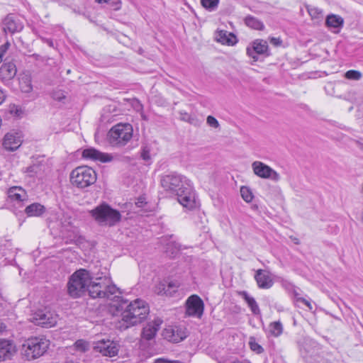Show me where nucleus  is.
<instances>
[{"label":"nucleus","instance_id":"1","mask_svg":"<svg viewBox=\"0 0 363 363\" xmlns=\"http://www.w3.org/2000/svg\"><path fill=\"white\" fill-rule=\"evenodd\" d=\"M160 184L164 190L177 196L178 202L191 210L196 207V194L189 179L177 172L161 177Z\"/></svg>","mask_w":363,"mask_h":363},{"label":"nucleus","instance_id":"2","mask_svg":"<svg viewBox=\"0 0 363 363\" xmlns=\"http://www.w3.org/2000/svg\"><path fill=\"white\" fill-rule=\"evenodd\" d=\"M118 299L114 306L117 311L121 312V327L124 329L142 323L149 314V306L143 300L135 299L128 302L122 297Z\"/></svg>","mask_w":363,"mask_h":363},{"label":"nucleus","instance_id":"3","mask_svg":"<svg viewBox=\"0 0 363 363\" xmlns=\"http://www.w3.org/2000/svg\"><path fill=\"white\" fill-rule=\"evenodd\" d=\"M87 292L92 298H119L117 294H121L119 289L111 284L110 278L107 277H93L91 275V281L89 282Z\"/></svg>","mask_w":363,"mask_h":363},{"label":"nucleus","instance_id":"4","mask_svg":"<svg viewBox=\"0 0 363 363\" xmlns=\"http://www.w3.org/2000/svg\"><path fill=\"white\" fill-rule=\"evenodd\" d=\"M50 345V341L44 336L31 337L21 345V354L27 360L37 359L43 355Z\"/></svg>","mask_w":363,"mask_h":363},{"label":"nucleus","instance_id":"5","mask_svg":"<svg viewBox=\"0 0 363 363\" xmlns=\"http://www.w3.org/2000/svg\"><path fill=\"white\" fill-rule=\"evenodd\" d=\"M91 281V273L85 269H80L73 273L67 283V291L72 298L82 296L87 291L89 282Z\"/></svg>","mask_w":363,"mask_h":363},{"label":"nucleus","instance_id":"6","mask_svg":"<svg viewBox=\"0 0 363 363\" xmlns=\"http://www.w3.org/2000/svg\"><path fill=\"white\" fill-rule=\"evenodd\" d=\"M91 216L101 225L113 226L120 221L121 215L117 210L106 203H103L91 211Z\"/></svg>","mask_w":363,"mask_h":363},{"label":"nucleus","instance_id":"7","mask_svg":"<svg viewBox=\"0 0 363 363\" xmlns=\"http://www.w3.org/2000/svg\"><path fill=\"white\" fill-rule=\"evenodd\" d=\"M133 129L130 123H118L108 132L110 143L113 146L123 147L133 137Z\"/></svg>","mask_w":363,"mask_h":363},{"label":"nucleus","instance_id":"8","mask_svg":"<svg viewBox=\"0 0 363 363\" xmlns=\"http://www.w3.org/2000/svg\"><path fill=\"white\" fill-rule=\"evenodd\" d=\"M70 181L74 186L78 188H86L95 183L96 174L91 167H78L71 172Z\"/></svg>","mask_w":363,"mask_h":363},{"label":"nucleus","instance_id":"9","mask_svg":"<svg viewBox=\"0 0 363 363\" xmlns=\"http://www.w3.org/2000/svg\"><path fill=\"white\" fill-rule=\"evenodd\" d=\"M30 321L36 325L51 328L56 325L57 315L47 308L39 309L31 315Z\"/></svg>","mask_w":363,"mask_h":363},{"label":"nucleus","instance_id":"10","mask_svg":"<svg viewBox=\"0 0 363 363\" xmlns=\"http://www.w3.org/2000/svg\"><path fill=\"white\" fill-rule=\"evenodd\" d=\"M252 168L254 174L262 179H271L275 182L280 180L279 174L262 162H253L252 164Z\"/></svg>","mask_w":363,"mask_h":363},{"label":"nucleus","instance_id":"11","mask_svg":"<svg viewBox=\"0 0 363 363\" xmlns=\"http://www.w3.org/2000/svg\"><path fill=\"white\" fill-rule=\"evenodd\" d=\"M118 345L116 342L109 339H103L94 342V350L103 356L112 357L118 354Z\"/></svg>","mask_w":363,"mask_h":363},{"label":"nucleus","instance_id":"12","mask_svg":"<svg viewBox=\"0 0 363 363\" xmlns=\"http://www.w3.org/2000/svg\"><path fill=\"white\" fill-rule=\"evenodd\" d=\"M186 313L189 316L201 318L203 313L204 303L202 299L197 295H191L186 302Z\"/></svg>","mask_w":363,"mask_h":363},{"label":"nucleus","instance_id":"13","mask_svg":"<svg viewBox=\"0 0 363 363\" xmlns=\"http://www.w3.org/2000/svg\"><path fill=\"white\" fill-rule=\"evenodd\" d=\"M247 54L252 57L255 62L258 60L257 55H269V46L267 41L261 39H257L252 43V47L247 48Z\"/></svg>","mask_w":363,"mask_h":363},{"label":"nucleus","instance_id":"14","mask_svg":"<svg viewBox=\"0 0 363 363\" xmlns=\"http://www.w3.org/2000/svg\"><path fill=\"white\" fill-rule=\"evenodd\" d=\"M22 144L21 134L16 132L7 133L3 139L4 148L9 152H13L18 149Z\"/></svg>","mask_w":363,"mask_h":363},{"label":"nucleus","instance_id":"15","mask_svg":"<svg viewBox=\"0 0 363 363\" xmlns=\"http://www.w3.org/2000/svg\"><path fill=\"white\" fill-rule=\"evenodd\" d=\"M164 339L172 342H179L183 340L186 337V333L177 326H168L163 331Z\"/></svg>","mask_w":363,"mask_h":363},{"label":"nucleus","instance_id":"16","mask_svg":"<svg viewBox=\"0 0 363 363\" xmlns=\"http://www.w3.org/2000/svg\"><path fill=\"white\" fill-rule=\"evenodd\" d=\"M82 157L84 159H89L93 161H100L101 162H111L113 157L111 155L103 153L94 148H87L83 150Z\"/></svg>","mask_w":363,"mask_h":363},{"label":"nucleus","instance_id":"17","mask_svg":"<svg viewBox=\"0 0 363 363\" xmlns=\"http://www.w3.org/2000/svg\"><path fill=\"white\" fill-rule=\"evenodd\" d=\"M255 279L258 287L260 289H268L274 284V281L271 277L270 272L263 269H257L256 271Z\"/></svg>","mask_w":363,"mask_h":363},{"label":"nucleus","instance_id":"18","mask_svg":"<svg viewBox=\"0 0 363 363\" xmlns=\"http://www.w3.org/2000/svg\"><path fill=\"white\" fill-rule=\"evenodd\" d=\"M162 322V321L161 320L157 319L148 323L143 329L141 334L142 338L146 340L153 339L159 330Z\"/></svg>","mask_w":363,"mask_h":363},{"label":"nucleus","instance_id":"19","mask_svg":"<svg viewBox=\"0 0 363 363\" xmlns=\"http://www.w3.org/2000/svg\"><path fill=\"white\" fill-rule=\"evenodd\" d=\"M16 73V66L13 62H5L0 67V77L2 80H10Z\"/></svg>","mask_w":363,"mask_h":363},{"label":"nucleus","instance_id":"20","mask_svg":"<svg viewBox=\"0 0 363 363\" xmlns=\"http://www.w3.org/2000/svg\"><path fill=\"white\" fill-rule=\"evenodd\" d=\"M15 352V346L9 340H0V361L9 359Z\"/></svg>","mask_w":363,"mask_h":363},{"label":"nucleus","instance_id":"21","mask_svg":"<svg viewBox=\"0 0 363 363\" xmlns=\"http://www.w3.org/2000/svg\"><path fill=\"white\" fill-rule=\"evenodd\" d=\"M344 25V19L335 14H329L327 16L325 19V26L330 29H337L333 32L335 33H339L340 29L342 28Z\"/></svg>","mask_w":363,"mask_h":363},{"label":"nucleus","instance_id":"22","mask_svg":"<svg viewBox=\"0 0 363 363\" xmlns=\"http://www.w3.org/2000/svg\"><path fill=\"white\" fill-rule=\"evenodd\" d=\"M46 164L43 161H37L29 167H27L24 172L27 173L29 177H39L41 176L45 171Z\"/></svg>","mask_w":363,"mask_h":363},{"label":"nucleus","instance_id":"23","mask_svg":"<svg viewBox=\"0 0 363 363\" xmlns=\"http://www.w3.org/2000/svg\"><path fill=\"white\" fill-rule=\"evenodd\" d=\"M4 30L14 33L23 29V26L16 22L11 15H8L4 20Z\"/></svg>","mask_w":363,"mask_h":363},{"label":"nucleus","instance_id":"24","mask_svg":"<svg viewBox=\"0 0 363 363\" xmlns=\"http://www.w3.org/2000/svg\"><path fill=\"white\" fill-rule=\"evenodd\" d=\"M216 39L218 42L228 45H233L236 43V36L226 30H219L216 33Z\"/></svg>","mask_w":363,"mask_h":363},{"label":"nucleus","instance_id":"25","mask_svg":"<svg viewBox=\"0 0 363 363\" xmlns=\"http://www.w3.org/2000/svg\"><path fill=\"white\" fill-rule=\"evenodd\" d=\"M19 86L22 92L30 93L33 90L31 76L28 72H23L19 76Z\"/></svg>","mask_w":363,"mask_h":363},{"label":"nucleus","instance_id":"26","mask_svg":"<svg viewBox=\"0 0 363 363\" xmlns=\"http://www.w3.org/2000/svg\"><path fill=\"white\" fill-rule=\"evenodd\" d=\"M8 196L13 201H22L25 199L26 194L21 187L13 186L9 189Z\"/></svg>","mask_w":363,"mask_h":363},{"label":"nucleus","instance_id":"27","mask_svg":"<svg viewBox=\"0 0 363 363\" xmlns=\"http://www.w3.org/2000/svg\"><path fill=\"white\" fill-rule=\"evenodd\" d=\"M240 294L244 298V300L247 302L248 306L250 308L252 313L254 315H259L260 310L258 304L257 303L255 299L253 297H251L248 295L247 292L245 291H241Z\"/></svg>","mask_w":363,"mask_h":363},{"label":"nucleus","instance_id":"28","mask_svg":"<svg viewBox=\"0 0 363 363\" xmlns=\"http://www.w3.org/2000/svg\"><path fill=\"white\" fill-rule=\"evenodd\" d=\"M45 211V207L38 203H32L25 209V212L28 216H40Z\"/></svg>","mask_w":363,"mask_h":363},{"label":"nucleus","instance_id":"29","mask_svg":"<svg viewBox=\"0 0 363 363\" xmlns=\"http://www.w3.org/2000/svg\"><path fill=\"white\" fill-rule=\"evenodd\" d=\"M245 23L247 26L259 30H262L264 28L263 23L259 19L252 16H247L244 19Z\"/></svg>","mask_w":363,"mask_h":363},{"label":"nucleus","instance_id":"30","mask_svg":"<svg viewBox=\"0 0 363 363\" xmlns=\"http://www.w3.org/2000/svg\"><path fill=\"white\" fill-rule=\"evenodd\" d=\"M269 333L274 337L279 336L283 332V325L280 321H274L269 325Z\"/></svg>","mask_w":363,"mask_h":363},{"label":"nucleus","instance_id":"31","mask_svg":"<svg viewBox=\"0 0 363 363\" xmlns=\"http://www.w3.org/2000/svg\"><path fill=\"white\" fill-rule=\"evenodd\" d=\"M180 251V245L175 242H171L167 243L166 246V253L171 256V257H175L179 252Z\"/></svg>","mask_w":363,"mask_h":363},{"label":"nucleus","instance_id":"32","mask_svg":"<svg viewBox=\"0 0 363 363\" xmlns=\"http://www.w3.org/2000/svg\"><path fill=\"white\" fill-rule=\"evenodd\" d=\"M240 194L242 198L247 203L250 202L253 199V194L250 188L242 186L240 188Z\"/></svg>","mask_w":363,"mask_h":363},{"label":"nucleus","instance_id":"33","mask_svg":"<svg viewBox=\"0 0 363 363\" xmlns=\"http://www.w3.org/2000/svg\"><path fill=\"white\" fill-rule=\"evenodd\" d=\"M202 6L210 11L215 10L219 3V0H201Z\"/></svg>","mask_w":363,"mask_h":363},{"label":"nucleus","instance_id":"34","mask_svg":"<svg viewBox=\"0 0 363 363\" xmlns=\"http://www.w3.org/2000/svg\"><path fill=\"white\" fill-rule=\"evenodd\" d=\"M345 77L347 79L359 80L362 74L359 71L351 69L345 72Z\"/></svg>","mask_w":363,"mask_h":363},{"label":"nucleus","instance_id":"35","mask_svg":"<svg viewBox=\"0 0 363 363\" xmlns=\"http://www.w3.org/2000/svg\"><path fill=\"white\" fill-rule=\"evenodd\" d=\"M74 347L76 350L84 352L88 350L89 345L86 341L83 340H78L74 344Z\"/></svg>","mask_w":363,"mask_h":363},{"label":"nucleus","instance_id":"36","mask_svg":"<svg viewBox=\"0 0 363 363\" xmlns=\"http://www.w3.org/2000/svg\"><path fill=\"white\" fill-rule=\"evenodd\" d=\"M249 345H250V349L252 351L256 352L257 354H260L264 351L261 345H259L257 342H256L255 338H253V337L250 338Z\"/></svg>","mask_w":363,"mask_h":363},{"label":"nucleus","instance_id":"37","mask_svg":"<svg viewBox=\"0 0 363 363\" xmlns=\"http://www.w3.org/2000/svg\"><path fill=\"white\" fill-rule=\"evenodd\" d=\"M206 123L209 126L214 128H218L220 126V124H219L218 120L212 116H208L207 117Z\"/></svg>","mask_w":363,"mask_h":363},{"label":"nucleus","instance_id":"38","mask_svg":"<svg viewBox=\"0 0 363 363\" xmlns=\"http://www.w3.org/2000/svg\"><path fill=\"white\" fill-rule=\"evenodd\" d=\"M297 302H301L303 303L310 311L313 310V306L311 303V302L308 300H306L304 298H297Z\"/></svg>","mask_w":363,"mask_h":363},{"label":"nucleus","instance_id":"39","mask_svg":"<svg viewBox=\"0 0 363 363\" xmlns=\"http://www.w3.org/2000/svg\"><path fill=\"white\" fill-rule=\"evenodd\" d=\"M269 42L274 46H280L282 44V40L280 38L272 37L269 38Z\"/></svg>","mask_w":363,"mask_h":363},{"label":"nucleus","instance_id":"40","mask_svg":"<svg viewBox=\"0 0 363 363\" xmlns=\"http://www.w3.org/2000/svg\"><path fill=\"white\" fill-rule=\"evenodd\" d=\"M11 44L9 41L6 42L4 44L1 45L0 47V54L1 56H4V55L8 49L9 48Z\"/></svg>","mask_w":363,"mask_h":363},{"label":"nucleus","instance_id":"41","mask_svg":"<svg viewBox=\"0 0 363 363\" xmlns=\"http://www.w3.org/2000/svg\"><path fill=\"white\" fill-rule=\"evenodd\" d=\"M11 44L9 41L6 42L4 44L1 45L0 47V54L1 56H4V55L8 49L9 48Z\"/></svg>","mask_w":363,"mask_h":363},{"label":"nucleus","instance_id":"42","mask_svg":"<svg viewBox=\"0 0 363 363\" xmlns=\"http://www.w3.org/2000/svg\"><path fill=\"white\" fill-rule=\"evenodd\" d=\"M155 363H181L179 361H171L164 358H158L155 360Z\"/></svg>","mask_w":363,"mask_h":363},{"label":"nucleus","instance_id":"43","mask_svg":"<svg viewBox=\"0 0 363 363\" xmlns=\"http://www.w3.org/2000/svg\"><path fill=\"white\" fill-rule=\"evenodd\" d=\"M141 157L144 160H149L150 159V152L148 150L144 148L141 152Z\"/></svg>","mask_w":363,"mask_h":363},{"label":"nucleus","instance_id":"44","mask_svg":"<svg viewBox=\"0 0 363 363\" xmlns=\"http://www.w3.org/2000/svg\"><path fill=\"white\" fill-rule=\"evenodd\" d=\"M121 1L119 0H115L111 2V6L116 11L119 10L121 8Z\"/></svg>","mask_w":363,"mask_h":363},{"label":"nucleus","instance_id":"45","mask_svg":"<svg viewBox=\"0 0 363 363\" xmlns=\"http://www.w3.org/2000/svg\"><path fill=\"white\" fill-rule=\"evenodd\" d=\"M145 203H146V202L145 201L144 199H143V198H139L138 199V201L135 202V205L138 207H143Z\"/></svg>","mask_w":363,"mask_h":363},{"label":"nucleus","instance_id":"46","mask_svg":"<svg viewBox=\"0 0 363 363\" xmlns=\"http://www.w3.org/2000/svg\"><path fill=\"white\" fill-rule=\"evenodd\" d=\"M6 328V325L0 320V333L4 331Z\"/></svg>","mask_w":363,"mask_h":363},{"label":"nucleus","instance_id":"47","mask_svg":"<svg viewBox=\"0 0 363 363\" xmlns=\"http://www.w3.org/2000/svg\"><path fill=\"white\" fill-rule=\"evenodd\" d=\"M182 119L184 121H188L190 123H192L191 121V116H189L187 113H184V116L182 117Z\"/></svg>","mask_w":363,"mask_h":363},{"label":"nucleus","instance_id":"48","mask_svg":"<svg viewBox=\"0 0 363 363\" xmlns=\"http://www.w3.org/2000/svg\"><path fill=\"white\" fill-rule=\"evenodd\" d=\"M5 96L1 90H0V104L4 101Z\"/></svg>","mask_w":363,"mask_h":363},{"label":"nucleus","instance_id":"49","mask_svg":"<svg viewBox=\"0 0 363 363\" xmlns=\"http://www.w3.org/2000/svg\"><path fill=\"white\" fill-rule=\"evenodd\" d=\"M294 301L297 303V298H301L300 296H299V294L297 293L296 291H294Z\"/></svg>","mask_w":363,"mask_h":363},{"label":"nucleus","instance_id":"50","mask_svg":"<svg viewBox=\"0 0 363 363\" xmlns=\"http://www.w3.org/2000/svg\"><path fill=\"white\" fill-rule=\"evenodd\" d=\"M46 42L50 47H53V43L51 40H47Z\"/></svg>","mask_w":363,"mask_h":363},{"label":"nucleus","instance_id":"51","mask_svg":"<svg viewBox=\"0 0 363 363\" xmlns=\"http://www.w3.org/2000/svg\"><path fill=\"white\" fill-rule=\"evenodd\" d=\"M176 286H177L174 284H172V283L169 284V288H173V287H176Z\"/></svg>","mask_w":363,"mask_h":363},{"label":"nucleus","instance_id":"52","mask_svg":"<svg viewBox=\"0 0 363 363\" xmlns=\"http://www.w3.org/2000/svg\"><path fill=\"white\" fill-rule=\"evenodd\" d=\"M295 243H296V244H298V243H299V242H298V239H296V240H295Z\"/></svg>","mask_w":363,"mask_h":363},{"label":"nucleus","instance_id":"53","mask_svg":"<svg viewBox=\"0 0 363 363\" xmlns=\"http://www.w3.org/2000/svg\"><path fill=\"white\" fill-rule=\"evenodd\" d=\"M295 243H296V244H298V243H299V242H298V239H296V240H295Z\"/></svg>","mask_w":363,"mask_h":363},{"label":"nucleus","instance_id":"54","mask_svg":"<svg viewBox=\"0 0 363 363\" xmlns=\"http://www.w3.org/2000/svg\"><path fill=\"white\" fill-rule=\"evenodd\" d=\"M2 57H3V56H1V55L0 54V62H1Z\"/></svg>","mask_w":363,"mask_h":363},{"label":"nucleus","instance_id":"55","mask_svg":"<svg viewBox=\"0 0 363 363\" xmlns=\"http://www.w3.org/2000/svg\"><path fill=\"white\" fill-rule=\"evenodd\" d=\"M257 206H254V209H257Z\"/></svg>","mask_w":363,"mask_h":363}]
</instances>
